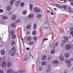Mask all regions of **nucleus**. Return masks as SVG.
I'll use <instances>...</instances> for the list:
<instances>
[{
    "label": "nucleus",
    "instance_id": "obj_7",
    "mask_svg": "<svg viewBox=\"0 0 73 73\" xmlns=\"http://www.w3.org/2000/svg\"><path fill=\"white\" fill-rule=\"evenodd\" d=\"M6 65L7 63H6V62L4 61L2 64V66L3 68H4V67H5V66H6Z\"/></svg>",
    "mask_w": 73,
    "mask_h": 73
},
{
    "label": "nucleus",
    "instance_id": "obj_57",
    "mask_svg": "<svg viewBox=\"0 0 73 73\" xmlns=\"http://www.w3.org/2000/svg\"><path fill=\"white\" fill-rule=\"evenodd\" d=\"M27 50H29V48H27Z\"/></svg>",
    "mask_w": 73,
    "mask_h": 73
},
{
    "label": "nucleus",
    "instance_id": "obj_49",
    "mask_svg": "<svg viewBox=\"0 0 73 73\" xmlns=\"http://www.w3.org/2000/svg\"><path fill=\"white\" fill-rule=\"evenodd\" d=\"M70 61H73V58H71L70 59Z\"/></svg>",
    "mask_w": 73,
    "mask_h": 73
},
{
    "label": "nucleus",
    "instance_id": "obj_5",
    "mask_svg": "<svg viewBox=\"0 0 73 73\" xmlns=\"http://www.w3.org/2000/svg\"><path fill=\"white\" fill-rule=\"evenodd\" d=\"M7 66L8 68H11L12 66V63L10 62H8L7 64Z\"/></svg>",
    "mask_w": 73,
    "mask_h": 73
},
{
    "label": "nucleus",
    "instance_id": "obj_4",
    "mask_svg": "<svg viewBox=\"0 0 73 73\" xmlns=\"http://www.w3.org/2000/svg\"><path fill=\"white\" fill-rule=\"evenodd\" d=\"M66 62L67 64V67L68 68H70L72 66V64L70 63V61L69 60H66Z\"/></svg>",
    "mask_w": 73,
    "mask_h": 73
},
{
    "label": "nucleus",
    "instance_id": "obj_11",
    "mask_svg": "<svg viewBox=\"0 0 73 73\" xmlns=\"http://www.w3.org/2000/svg\"><path fill=\"white\" fill-rule=\"evenodd\" d=\"M13 71L12 69H9L7 71V73H13Z\"/></svg>",
    "mask_w": 73,
    "mask_h": 73
},
{
    "label": "nucleus",
    "instance_id": "obj_63",
    "mask_svg": "<svg viewBox=\"0 0 73 73\" xmlns=\"http://www.w3.org/2000/svg\"><path fill=\"white\" fill-rule=\"evenodd\" d=\"M70 11H73V9H72V10H70Z\"/></svg>",
    "mask_w": 73,
    "mask_h": 73
},
{
    "label": "nucleus",
    "instance_id": "obj_20",
    "mask_svg": "<svg viewBox=\"0 0 73 73\" xmlns=\"http://www.w3.org/2000/svg\"><path fill=\"white\" fill-rule=\"evenodd\" d=\"M65 56L66 58H68L69 57V54L68 53H66L65 54Z\"/></svg>",
    "mask_w": 73,
    "mask_h": 73
},
{
    "label": "nucleus",
    "instance_id": "obj_39",
    "mask_svg": "<svg viewBox=\"0 0 73 73\" xmlns=\"http://www.w3.org/2000/svg\"><path fill=\"white\" fill-rule=\"evenodd\" d=\"M24 72V70H20L19 71V72L20 73H23Z\"/></svg>",
    "mask_w": 73,
    "mask_h": 73
},
{
    "label": "nucleus",
    "instance_id": "obj_43",
    "mask_svg": "<svg viewBox=\"0 0 73 73\" xmlns=\"http://www.w3.org/2000/svg\"><path fill=\"white\" fill-rule=\"evenodd\" d=\"M63 7V8H64V9H67V8H66V6L65 5L64 6H62Z\"/></svg>",
    "mask_w": 73,
    "mask_h": 73
},
{
    "label": "nucleus",
    "instance_id": "obj_50",
    "mask_svg": "<svg viewBox=\"0 0 73 73\" xmlns=\"http://www.w3.org/2000/svg\"><path fill=\"white\" fill-rule=\"evenodd\" d=\"M47 13H49L50 12V10H47Z\"/></svg>",
    "mask_w": 73,
    "mask_h": 73
},
{
    "label": "nucleus",
    "instance_id": "obj_30",
    "mask_svg": "<svg viewBox=\"0 0 73 73\" xmlns=\"http://www.w3.org/2000/svg\"><path fill=\"white\" fill-rule=\"evenodd\" d=\"M57 8H63V7H62V6H61V5H58L57 6Z\"/></svg>",
    "mask_w": 73,
    "mask_h": 73
},
{
    "label": "nucleus",
    "instance_id": "obj_1",
    "mask_svg": "<svg viewBox=\"0 0 73 73\" xmlns=\"http://www.w3.org/2000/svg\"><path fill=\"white\" fill-rule=\"evenodd\" d=\"M15 53H16V48L14 46L11 49L10 52V54L12 56H14Z\"/></svg>",
    "mask_w": 73,
    "mask_h": 73
},
{
    "label": "nucleus",
    "instance_id": "obj_37",
    "mask_svg": "<svg viewBox=\"0 0 73 73\" xmlns=\"http://www.w3.org/2000/svg\"><path fill=\"white\" fill-rule=\"evenodd\" d=\"M14 33H15L14 30H13L11 32V35H13Z\"/></svg>",
    "mask_w": 73,
    "mask_h": 73
},
{
    "label": "nucleus",
    "instance_id": "obj_41",
    "mask_svg": "<svg viewBox=\"0 0 73 73\" xmlns=\"http://www.w3.org/2000/svg\"><path fill=\"white\" fill-rule=\"evenodd\" d=\"M23 15H25L27 13V11H23Z\"/></svg>",
    "mask_w": 73,
    "mask_h": 73
},
{
    "label": "nucleus",
    "instance_id": "obj_60",
    "mask_svg": "<svg viewBox=\"0 0 73 73\" xmlns=\"http://www.w3.org/2000/svg\"><path fill=\"white\" fill-rule=\"evenodd\" d=\"M71 4L72 5H73V2H72L71 3Z\"/></svg>",
    "mask_w": 73,
    "mask_h": 73
},
{
    "label": "nucleus",
    "instance_id": "obj_10",
    "mask_svg": "<svg viewBox=\"0 0 73 73\" xmlns=\"http://www.w3.org/2000/svg\"><path fill=\"white\" fill-rule=\"evenodd\" d=\"M46 58V55H43L42 57L41 60L42 61H44V60H45Z\"/></svg>",
    "mask_w": 73,
    "mask_h": 73
},
{
    "label": "nucleus",
    "instance_id": "obj_48",
    "mask_svg": "<svg viewBox=\"0 0 73 73\" xmlns=\"http://www.w3.org/2000/svg\"><path fill=\"white\" fill-rule=\"evenodd\" d=\"M0 73H4V72H3V70H0Z\"/></svg>",
    "mask_w": 73,
    "mask_h": 73
},
{
    "label": "nucleus",
    "instance_id": "obj_42",
    "mask_svg": "<svg viewBox=\"0 0 73 73\" xmlns=\"http://www.w3.org/2000/svg\"><path fill=\"white\" fill-rule=\"evenodd\" d=\"M29 58V57H27V58H25L24 59V61H27L28 60L27 58Z\"/></svg>",
    "mask_w": 73,
    "mask_h": 73
},
{
    "label": "nucleus",
    "instance_id": "obj_56",
    "mask_svg": "<svg viewBox=\"0 0 73 73\" xmlns=\"http://www.w3.org/2000/svg\"><path fill=\"white\" fill-rule=\"evenodd\" d=\"M20 38L21 39L22 41H23V38Z\"/></svg>",
    "mask_w": 73,
    "mask_h": 73
},
{
    "label": "nucleus",
    "instance_id": "obj_44",
    "mask_svg": "<svg viewBox=\"0 0 73 73\" xmlns=\"http://www.w3.org/2000/svg\"><path fill=\"white\" fill-rule=\"evenodd\" d=\"M70 34L71 35H72V36H73V31H72L70 33Z\"/></svg>",
    "mask_w": 73,
    "mask_h": 73
},
{
    "label": "nucleus",
    "instance_id": "obj_24",
    "mask_svg": "<svg viewBox=\"0 0 73 73\" xmlns=\"http://www.w3.org/2000/svg\"><path fill=\"white\" fill-rule=\"evenodd\" d=\"M14 1L13 0H11L10 2V4L11 5H12L13 4Z\"/></svg>",
    "mask_w": 73,
    "mask_h": 73
},
{
    "label": "nucleus",
    "instance_id": "obj_36",
    "mask_svg": "<svg viewBox=\"0 0 73 73\" xmlns=\"http://www.w3.org/2000/svg\"><path fill=\"white\" fill-rule=\"evenodd\" d=\"M16 35H14L12 36V38L13 39H15V38H16Z\"/></svg>",
    "mask_w": 73,
    "mask_h": 73
},
{
    "label": "nucleus",
    "instance_id": "obj_64",
    "mask_svg": "<svg viewBox=\"0 0 73 73\" xmlns=\"http://www.w3.org/2000/svg\"><path fill=\"white\" fill-rule=\"evenodd\" d=\"M60 1H64V0H60Z\"/></svg>",
    "mask_w": 73,
    "mask_h": 73
},
{
    "label": "nucleus",
    "instance_id": "obj_29",
    "mask_svg": "<svg viewBox=\"0 0 73 73\" xmlns=\"http://www.w3.org/2000/svg\"><path fill=\"white\" fill-rule=\"evenodd\" d=\"M38 69L39 70H42V67H41V66H39Z\"/></svg>",
    "mask_w": 73,
    "mask_h": 73
},
{
    "label": "nucleus",
    "instance_id": "obj_55",
    "mask_svg": "<svg viewBox=\"0 0 73 73\" xmlns=\"http://www.w3.org/2000/svg\"><path fill=\"white\" fill-rule=\"evenodd\" d=\"M27 34H29V31H27Z\"/></svg>",
    "mask_w": 73,
    "mask_h": 73
},
{
    "label": "nucleus",
    "instance_id": "obj_34",
    "mask_svg": "<svg viewBox=\"0 0 73 73\" xmlns=\"http://www.w3.org/2000/svg\"><path fill=\"white\" fill-rule=\"evenodd\" d=\"M58 44V42H57L54 43V46H57Z\"/></svg>",
    "mask_w": 73,
    "mask_h": 73
},
{
    "label": "nucleus",
    "instance_id": "obj_31",
    "mask_svg": "<svg viewBox=\"0 0 73 73\" xmlns=\"http://www.w3.org/2000/svg\"><path fill=\"white\" fill-rule=\"evenodd\" d=\"M56 52V51L54 50H52L51 51V54H54V53Z\"/></svg>",
    "mask_w": 73,
    "mask_h": 73
},
{
    "label": "nucleus",
    "instance_id": "obj_8",
    "mask_svg": "<svg viewBox=\"0 0 73 73\" xmlns=\"http://www.w3.org/2000/svg\"><path fill=\"white\" fill-rule=\"evenodd\" d=\"M68 12H70V13H73V11H70V10H72V9L71 8V7L69 6H68Z\"/></svg>",
    "mask_w": 73,
    "mask_h": 73
},
{
    "label": "nucleus",
    "instance_id": "obj_3",
    "mask_svg": "<svg viewBox=\"0 0 73 73\" xmlns=\"http://www.w3.org/2000/svg\"><path fill=\"white\" fill-rule=\"evenodd\" d=\"M40 9H38L37 7H35L33 9V11L34 12H40Z\"/></svg>",
    "mask_w": 73,
    "mask_h": 73
},
{
    "label": "nucleus",
    "instance_id": "obj_40",
    "mask_svg": "<svg viewBox=\"0 0 73 73\" xmlns=\"http://www.w3.org/2000/svg\"><path fill=\"white\" fill-rule=\"evenodd\" d=\"M33 38L34 40H36L37 39V37L36 36L34 37H33Z\"/></svg>",
    "mask_w": 73,
    "mask_h": 73
},
{
    "label": "nucleus",
    "instance_id": "obj_32",
    "mask_svg": "<svg viewBox=\"0 0 73 73\" xmlns=\"http://www.w3.org/2000/svg\"><path fill=\"white\" fill-rule=\"evenodd\" d=\"M64 40H65L66 41H68V37H66V36H64Z\"/></svg>",
    "mask_w": 73,
    "mask_h": 73
},
{
    "label": "nucleus",
    "instance_id": "obj_9",
    "mask_svg": "<svg viewBox=\"0 0 73 73\" xmlns=\"http://www.w3.org/2000/svg\"><path fill=\"white\" fill-rule=\"evenodd\" d=\"M0 53L1 55H4L5 53V51L4 50H2L0 51Z\"/></svg>",
    "mask_w": 73,
    "mask_h": 73
},
{
    "label": "nucleus",
    "instance_id": "obj_6",
    "mask_svg": "<svg viewBox=\"0 0 73 73\" xmlns=\"http://www.w3.org/2000/svg\"><path fill=\"white\" fill-rule=\"evenodd\" d=\"M26 39L28 41H31L32 40V38L31 36H28L26 38Z\"/></svg>",
    "mask_w": 73,
    "mask_h": 73
},
{
    "label": "nucleus",
    "instance_id": "obj_47",
    "mask_svg": "<svg viewBox=\"0 0 73 73\" xmlns=\"http://www.w3.org/2000/svg\"><path fill=\"white\" fill-rule=\"evenodd\" d=\"M45 40H48V38H44L43 40V41H45Z\"/></svg>",
    "mask_w": 73,
    "mask_h": 73
},
{
    "label": "nucleus",
    "instance_id": "obj_27",
    "mask_svg": "<svg viewBox=\"0 0 73 73\" xmlns=\"http://www.w3.org/2000/svg\"><path fill=\"white\" fill-rule=\"evenodd\" d=\"M11 26L13 28H15V27H16V24L14 23H12L11 24Z\"/></svg>",
    "mask_w": 73,
    "mask_h": 73
},
{
    "label": "nucleus",
    "instance_id": "obj_61",
    "mask_svg": "<svg viewBox=\"0 0 73 73\" xmlns=\"http://www.w3.org/2000/svg\"><path fill=\"white\" fill-rule=\"evenodd\" d=\"M54 10L55 11V10H56V8H54Z\"/></svg>",
    "mask_w": 73,
    "mask_h": 73
},
{
    "label": "nucleus",
    "instance_id": "obj_21",
    "mask_svg": "<svg viewBox=\"0 0 73 73\" xmlns=\"http://www.w3.org/2000/svg\"><path fill=\"white\" fill-rule=\"evenodd\" d=\"M36 28H37V25L35 23L33 25V29H36Z\"/></svg>",
    "mask_w": 73,
    "mask_h": 73
},
{
    "label": "nucleus",
    "instance_id": "obj_52",
    "mask_svg": "<svg viewBox=\"0 0 73 73\" xmlns=\"http://www.w3.org/2000/svg\"><path fill=\"white\" fill-rule=\"evenodd\" d=\"M50 14L51 15H54V14H53V13L52 12H51L50 13Z\"/></svg>",
    "mask_w": 73,
    "mask_h": 73
},
{
    "label": "nucleus",
    "instance_id": "obj_19",
    "mask_svg": "<svg viewBox=\"0 0 73 73\" xmlns=\"http://www.w3.org/2000/svg\"><path fill=\"white\" fill-rule=\"evenodd\" d=\"M52 63L54 64H58V61L57 60H55Z\"/></svg>",
    "mask_w": 73,
    "mask_h": 73
},
{
    "label": "nucleus",
    "instance_id": "obj_62",
    "mask_svg": "<svg viewBox=\"0 0 73 73\" xmlns=\"http://www.w3.org/2000/svg\"><path fill=\"white\" fill-rule=\"evenodd\" d=\"M46 29H48V27H46Z\"/></svg>",
    "mask_w": 73,
    "mask_h": 73
},
{
    "label": "nucleus",
    "instance_id": "obj_28",
    "mask_svg": "<svg viewBox=\"0 0 73 73\" xmlns=\"http://www.w3.org/2000/svg\"><path fill=\"white\" fill-rule=\"evenodd\" d=\"M33 17V14H29L28 16L29 18H32Z\"/></svg>",
    "mask_w": 73,
    "mask_h": 73
},
{
    "label": "nucleus",
    "instance_id": "obj_18",
    "mask_svg": "<svg viewBox=\"0 0 73 73\" xmlns=\"http://www.w3.org/2000/svg\"><path fill=\"white\" fill-rule=\"evenodd\" d=\"M19 4L20 3H19V1H17L15 3V5L16 7H18Z\"/></svg>",
    "mask_w": 73,
    "mask_h": 73
},
{
    "label": "nucleus",
    "instance_id": "obj_54",
    "mask_svg": "<svg viewBox=\"0 0 73 73\" xmlns=\"http://www.w3.org/2000/svg\"><path fill=\"white\" fill-rule=\"evenodd\" d=\"M17 22H18V21L16 20V21H15V23H17Z\"/></svg>",
    "mask_w": 73,
    "mask_h": 73
},
{
    "label": "nucleus",
    "instance_id": "obj_12",
    "mask_svg": "<svg viewBox=\"0 0 73 73\" xmlns=\"http://www.w3.org/2000/svg\"><path fill=\"white\" fill-rule=\"evenodd\" d=\"M16 19V15H13L11 17L12 20H15Z\"/></svg>",
    "mask_w": 73,
    "mask_h": 73
},
{
    "label": "nucleus",
    "instance_id": "obj_53",
    "mask_svg": "<svg viewBox=\"0 0 73 73\" xmlns=\"http://www.w3.org/2000/svg\"><path fill=\"white\" fill-rule=\"evenodd\" d=\"M64 73H67V70H66L65 71H64Z\"/></svg>",
    "mask_w": 73,
    "mask_h": 73
},
{
    "label": "nucleus",
    "instance_id": "obj_45",
    "mask_svg": "<svg viewBox=\"0 0 73 73\" xmlns=\"http://www.w3.org/2000/svg\"><path fill=\"white\" fill-rule=\"evenodd\" d=\"M3 10L2 9H0V12L2 13L3 12Z\"/></svg>",
    "mask_w": 73,
    "mask_h": 73
},
{
    "label": "nucleus",
    "instance_id": "obj_59",
    "mask_svg": "<svg viewBox=\"0 0 73 73\" xmlns=\"http://www.w3.org/2000/svg\"><path fill=\"white\" fill-rule=\"evenodd\" d=\"M68 1H73V0H68Z\"/></svg>",
    "mask_w": 73,
    "mask_h": 73
},
{
    "label": "nucleus",
    "instance_id": "obj_25",
    "mask_svg": "<svg viewBox=\"0 0 73 73\" xmlns=\"http://www.w3.org/2000/svg\"><path fill=\"white\" fill-rule=\"evenodd\" d=\"M41 16H42V15L41 14H39L37 15V17L39 19V18H41Z\"/></svg>",
    "mask_w": 73,
    "mask_h": 73
},
{
    "label": "nucleus",
    "instance_id": "obj_38",
    "mask_svg": "<svg viewBox=\"0 0 73 73\" xmlns=\"http://www.w3.org/2000/svg\"><path fill=\"white\" fill-rule=\"evenodd\" d=\"M50 70H51L50 69V68H48L46 70V72H50Z\"/></svg>",
    "mask_w": 73,
    "mask_h": 73
},
{
    "label": "nucleus",
    "instance_id": "obj_13",
    "mask_svg": "<svg viewBox=\"0 0 73 73\" xmlns=\"http://www.w3.org/2000/svg\"><path fill=\"white\" fill-rule=\"evenodd\" d=\"M8 17L7 16L5 15L2 17V19L3 20H7V19H8Z\"/></svg>",
    "mask_w": 73,
    "mask_h": 73
},
{
    "label": "nucleus",
    "instance_id": "obj_51",
    "mask_svg": "<svg viewBox=\"0 0 73 73\" xmlns=\"http://www.w3.org/2000/svg\"><path fill=\"white\" fill-rule=\"evenodd\" d=\"M70 31H73V28L71 27L70 28Z\"/></svg>",
    "mask_w": 73,
    "mask_h": 73
},
{
    "label": "nucleus",
    "instance_id": "obj_46",
    "mask_svg": "<svg viewBox=\"0 0 73 73\" xmlns=\"http://www.w3.org/2000/svg\"><path fill=\"white\" fill-rule=\"evenodd\" d=\"M48 60H51V57H48Z\"/></svg>",
    "mask_w": 73,
    "mask_h": 73
},
{
    "label": "nucleus",
    "instance_id": "obj_16",
    "mask_svg": "<svg viewBox=\"0 0 73 73\" xmlns=\"http://www.w3.org/2000/svg\"><path fill=\"white\" fill-rule=\"evenodd\" d=\"M46 61H45L42 62L41 63V65L42 66H44V65H46Z\"/></svg>",
    "mask_w": 73,
    "mask_h": 73
},
{
    "label": "nucleus",
    "instance_id": "obj_2",
    "mask_svg": "<svg viewBox=\"0 0 73 73\" xmlns=\"http://www.w3.org/2000/svg\"><path fill=\"white\" fill-rule=\"evenodd\" d=\"M72 48V46L70 44H67L66 45L65 49L68 50H70Z\"/></svg>",
    "mask_w": 73,
    "mask_h": 73
},
{
    "label": "nucleus",
    "instance_id": "obj_14",
    "mask_svg": "<svg viewBox=\"0 0 73 73\" xmlns=\"http://www.w3.org/2000/svg\"><path fill=\"white\" fill-rule=\"evenodd\" d=\"M33 5L32 4H30V7H29V10L30 11H31L32 10V9H33Z\"/></svg>",
    "mask_w": 73,
    "mask_h": 73
},
{
    "label": "nucleus",
    "instance_id": "obj_15",
    "mask_svg": "<svg viewBox=\"0 0 73 73\" xmlns=\"http://www.w3.org/2000/svg\"><path fill=\"white\" fill-rule=\"evenodd\" d=\"M64 57L63 55H61L60 56V59L61 61H63L64 60Z\"/></svg>",
    "mask_w": 73,
    "mask_h": 73
},
{
    "label": "nucleus",
    "instance_id": "obj_58",
    "mask_svg": "<svg viewBox=\"0 0 73 73\" xmlns=\"http://www.w3.org/2000/svg\"><path fill=\"white\" fill-rule=\"evenodd\" d=\"M64 3H66V0H64Z\"/></svg>",
    "mask_w": 73,
    "mask_h": 73
},
{
    "label": "nucleus",
    "instance_id": "obj_22",
    "mask_svg": "<svg viewBox=\"0 0 73 73\" xmlns=\"http://www.w3.org/2000/svg\"><path fill=\"white\" fill-rule=\"evenodd\" d=\"M27 44H29V45H33V44H34V42H31L29 43H28L27 42H26Z\"/></svg>",
    "mask_w": 73,
    "mask_h": 73
},
{
    "label": "nucleus",
    "instance_id": "obj_35",
    "mask_svg": "<svg viewBox=\"0 0 73 73\" xmlns=\"http://www.w3.org/2000/svg\"><path fill=\"white\" fill-rule=\"evenodd\" d=\"M15 40H13L11 42V45L13 46L14 45V44H15Z\"/></svg>",
    "mask_w": 73,
    "mask_h": 73
},
{
    "label": "nucleus",
    "instance_id": "obj_17",
    "mask_svg": "<svg viewBox=\"0 0 73 73\" xmlns=\"http://www.w3.org/2000/svg\"><path fill=\"white\" fill-rule=\"evenodd\" d=\"M11 9V6H8L7 8V11H9Z\"/></svg>",
    "mask_w": 73,
    "mask_h": 73
},
{
    "label": "nucleus",
    "instance_id": "obj_26",
    "mask_svg": "<svg viewBox=\"0 0 73 73\" xmlns=\"http://www.w3.org/2000/svg\"><path fill=\"white\" fill-rule=\"evenodd\" d=\"M27 29H30L31 28V25H29L27 26Z\"/></svg>",
    "mask_w": 73,
    "mask_h": 73
},
{
    "label": "nucleus",
    "instance_id": "obj_23",
    "mask_svg": "<svg viewBox=\"0 0 73 73\" xmlns=\"http://www.w3.org/2000/svg\"><path fill=\"white\" fill-rule=\"evenodd\" d=\"M20 5L21 7H23L25 5V3L24 2H22L20 3Z\"/></svg>",
    "mask_w": 73,
    "mask_h": 73
},
{
    "label": "nucleus",
    "instance_id": "obj_33",
    "mask_svg": "<svg viewBox=\"0 0 73 73\" xmlns=\"http://www.w3.org/2000/svg\"><path fill=\"white\" fill-rule=\"evenodd\" d=\"M36 33V31L34 30L33 31L32 34L33 35H35Z\"/></svg>",
    "mask_w": 73,
    "mask_h": 73
}]
</instances>
